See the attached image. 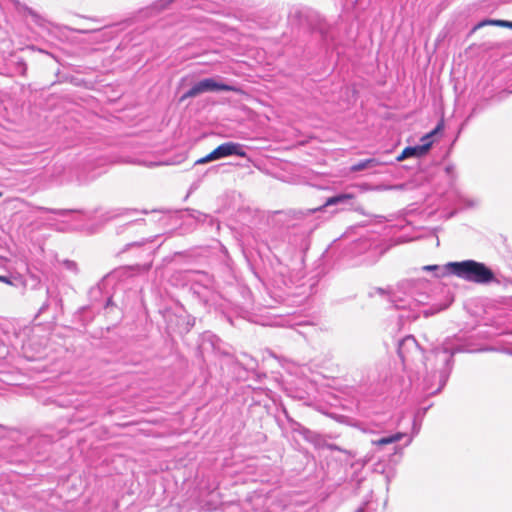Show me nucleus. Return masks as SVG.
I'll use <instances>...</instances> for the list:
<instances>
[{"label":"nucleus","instance_id":"nucleus-1","mask_svg":"<svg viewBox=\"0 0 512 512\" xmlns=\"http://www.w3.org/2000/svg\"><path fill=\"white\" fill-rule=\"evenodd\" d=\"M463 344L446 341L441 347L431 350L426 356L412 335L398 341L397 353L405 370H413L418 364L425 367L422 390L427 395H436L445 387L453 369V357L457 353L469 352Z\"/></svg>","mask_w":512,"mask_h":512},{"label":"nucleus","instance_id":"nucleus-2","mask_svg":"<svg viewBox=\"0 0 512 512\" xmlns=\"http://www.w3.org/2000/svg\"><path fill=\"white\" fill-rule=\"evenodd\" d=\"M431 283L425 279H407L397 284L396 290L391 295V302L398 310L408 309L407 315L400 314L399 321L416 320L419 312L416 308L419 306L429 305V308L423 310L425 317L434 315L449 307L452 300H446L444 303L430 304Z\"/></svg>","mask_w":512,"mask_h":512},{"label":"nucleus","instance_id":"nucleus-3","mask_svg":"<svg viewBox=\"0 0 512 512\" xmlns=\"http://www.w3.org/2000/svg\"><path fill=\"white\" fill-rule=\"evenodd\" d=\"M354 195L351 193H339L326 199L324 204L316 208H310L305 210L289 209L287 211H278L277 214L283 216L281 219L287 226V228H300V232L303 235L310 234L315 228L316 224L311 219V216L323 209L331 206H337L344 208L352 206Z\"/></svg>","mask_w":512,"mask_h":512},{"label":"nucleus","instance_id":"nucleus-4","mask_svg":"<svg viewBox=\"0 0 512 512\" xmlns=\"http://www.w3.org/2000/svg\"><path fill=\"white\" fill-rule=\"evenodd\" d=\"M447 272L467 282L489 284L496 281L495 274L485 263L468 259L448 262Z\"/></svg>","mask_w":512,"mask_h":512},{"label":"nucleus","instance_id":"nucleus-5","mask_svg":"<svg viewBox=\"0 0 512 512\" xmlns=\"http://www.w3.org/2000/svg\"><path fill=\"white\" fill-rule=\"evenodd\" d=\"M388 247L382 239L375 234L363 236L353 244V252L357 255H365V261L368 263L376 262L386 251Z\"/></svg>","mask_w":512,"mask_h":512},{"label":"nucleus","instance_id":"nucleus-6","mask_svg":"<svg viewBox=\"0 0 512 512\" xmlns=\"http://www.w3.org/2000/svg\"><path fill=\"white\" fill-rule=\"evenodd\" d=\"M413 437L408 436L406 433L397 432L386 436L377 437L371 440L372 445L376 446L378 450H387L388 453L393 455L401 454L403 447L410 445Z\"/></svg>","mask_w":512,"mask_h":512},{"label":"nucleus","instance_id":"nucleus-7","mask_svg":"<svg viewBox=\"0 0 512 512\" xmlns=\"http://www.w3.org/2000/svg\"><path fill=\"white\" fill-rule=\"evenodd\" d=\"M218 91H237L233 85L219 82L214 78H205L193 84L181 97L180 102L188 98L197 97L200 94Z\"/></svg>","mask_w":512,"mask_h":512},{"label":"nucleus","instance_id":"nucleus-8","mask_svg":"<svg viewBox=\"0 0 512 512\" xmlns=\"http://www.w3.org/2000/svg\"><path fill=\"white\" fill-rule=\"evenodd\" d=\"M229 156L247 157L245 146L237 142H225L216 147L211 153L197 160L195 164H203L210 161L219 160Z\"/></svg>","mask_w":512,"mask_h":512},{"label":"nucleus","instance_id":"nucleus-9","mask_svg":"<svg viewBox=\"0 0 512 512\" xmlns=\"http://www.w3.org/2000/svg\"><path fill=\"white\" fill-rule=\"evenodd\" d=\"M443 128V123L440 122L430 133L426 134L422 137L421 141L423 142L421 145L408 146L406 147L400 155L397 156V161H403L408 158H420L426 155L432 147V141L430 138L437 134Z\"/></svg>","mask_w":512,"mask_h":512},{"label":"nucleus","instance_id":"nucleus-10","mask_svg":"<svg viewBox=\"0 0 512 512\" xmlns=\"http://www.w3.org/2000/svg\"><path fill=\"white\" fill-rule=\"evenodd\" d=\"M205 284H200L199 282L195 283L192 287L194 293L207 305V308H216L220 295L215 291L213 287V279L210 275H204Z\"/></svg>","mask_w":512,"mask_h":512},{"label":"nucleus","instance_id":"nucleus-11","mask_svg":"<svg viewBox=\"0 0 512 512\" xmlns=\"http://www.w3.org/2000/svg\"><path fill=\"white\" fill-rule=\"evenodd\" d=\"M354 512H385V504L369 499L363 502Z\"/></svg>","mask_w":512,"mask_h":512},{"label":"nucleus","instance_id":"nucleus-12","mask_svg":"<svg viewBox=\"0 0 512 512\" xmlns=\"http://www.w3.org/2000/svg\"><path fill=\"white\" fill-rule=\"evenodd\" d=\"M379 164L380 162L376 158L363 159L353 164L350 170L352 172H359L366 169H373L377 167Z\"/></svg>","mask_w":512,"mask_h":512},{"label":"nucleus","instance_id":"nucleus-13","mask_svg":"<svg viewBox=\"0 0 512 512\" xmlns=\"http://www.w3.org/2000/svg\"><path fill=\"white\" fill-rule=\"evenodd\" d=\"M186 211L189 212V217L195 219L198 222H205L207 219H209L210 224L214 223V219L205 213L194 209H186Z\"/></svg>","mask_w":512,"mask_h":512},{"label":"nucleus","instance_id":"nucleus-14","mask_svg":"<svg viewBox=\"0 0 512 512\" xmlns=\"http://www.w3.org/2000/svg\"><path fill=\"white\" fill-rule=\"evenodd\" d=\"M423 270L425 271H434L435 272V276L436 277H442L444 275H447L449 274L447 272V267L446 265L444 266H439V265H427V266H424L422 268Z\"/></svg>","mask_w":512,"mask_h":512},{"label":"nucleus","instance_id":"nucleus-15","mask_svg":"<svg viewBox=\"0 0 512 512\" xmlns=\"http://www.w3.org/2000/svg\"><path fill=\"white\" fill-rule=\"evenodd\" d=\"M78 32L81 34L96 33L99 35V38H101V40H103V41H106V40H109L112 38V35L106 31H104L103 29H93V30L83 29V30H79Z\"/></svg>","mask_w":512,"mask_h":512},{"label":"nucleus","instance_id":"nucleus-16","mask_svg":"<svg viewBox=\"0 0 512 512\" xmlns=\"http://www.w3.org/2000/svg\"><path fill=\"white\" fill-rule=\"evenodd\" d=\"M37 210L40 212L53 213V214H57L60 216H67L68 214H71L74 212V210L52 209V208H47V207H37Z\"/></svg>","mask_w":512,"mask_h":512},{"label":"nucleus","instance_id":"nucleus-17","mask_svg":"<svg viewBox=\"0 0 512 512\" xmlns=\"http://www.w3.org/2000/svg\"><path fill=\"white\" fill-rule=\"evenodd\" d=\"M508 23H509V21H507V20H483L476 26V28L483 27L485 25H495V26H500V27H507Z\"/></svg>","mask_w":512,"mask_h":512},{"label":"nucleus","instance_id":"nucleus-18","mask_svg":"<svg viewBox=\"0 0 512 512\" xmlns=\"http://www.w3.org/2000/svg\"><path fill=\"white\" fill-rule=\"evenodd\" d=\"M62 264L65 267V269H67L75 274L78 273V265L75 261L66 259L62 262Z\"/></svg>","mask_w":512,"mask_h":512},{"label":"nucleus","instance_id":"nucleus-19","mask_svg":"<svg viewBox=\"0 0 512 512\" xmlns=\"http://www.w3.org/2000/svg\"><path fill=\"white\" fill-rule=\"evenodd\" d=\"M137 212L138 211L135 209H120V210H117V212L113 213L111 216H109V219L124 216V215H131V214H135Z\"/></svg>","mask_w":512,"mask_h":512},{"label":"nucleus","instance_id":"nucleus-20","mask_svg":"<svg viewBox=\"0 0 512 512\" xmlns=\"http://www.w3.org/2000/svg\"><path fill=\"white\" fill-rule=\"evenodd\" d=\"M102 294V289L100 283L96 286L92 287L89 291V296L92 300H97L98 297Z\"/></svg>","mask_w":512,"mask_h":512},{"label":"nucleus","instance_id":"nucleus-21","mask_svg":"<svg viewBox=\"0 0 512 512\" xmlns=\"http://www.w3.org/2000/svg\"><path fill=\"white\" fill-rule=\"evenodd\" d=\"M102 172L99 171V172H92L91 174H88V175H79V182L81 183H85L87 181H90V180H93L95 179L97 176H99Z\"/></svg>","mask_w":512,"mask_h":512},{"label":"nucleus","instance_id":"nucleus-22","mask_svg":"<svg viewBox=\"0 0 512 512\" xmlns=\"http://www.w3.org/2000/svg\"><path fill=\"white\" fill-rule=\"evenodd\" d=\"M150 268H151V264H143V265L137 264L135 266L130 267V269L136 271L139 274L148 272Z\"/></svg>","mask_w":512,"mask_h":512},{"label":"nucleus","instance_id":"nucleus-23","mask_svg":"<svg viewBox=\"0 0 512 512\" xmlns=\"http://www.w3.org/2000/svg\"><path fill=\"white\" fill-rule=\"evenodd\" d=\"M146 242L147 241L145 239H142L140 241H134V242L128 243V244L125 245V247L122 249L121 252H126L127 250H129L130 248H133V247H141Z\"/></svg>","mask_w":512,"mask_h":512},{"label":"nucleus","instance_id":"nucleus-24","mask_svg":"<svg viewBox=\"0 0 512 512\" xmlns=\"http://www.w3.org/2000/svg\"><path fill=\"white\" fill-rule=\"evenodd\" d=\"M445 173L451 179L455 178V166L453 164H448L445 167Z\"/></svg>","mask_w":512,"mask_h":512},{"label":"nucleus","instance_id":"nucleus-25","mask_svg":"<svg viewBox=\"0 0 512 512\" xmlns=\"http://www.w3.org/2000/svg\"><path fill=\"white\" fill-rule=\"evenodd\" d=\"M139 222H144V219H139V220H135V221H130L128 222L127 224H125L124 226L120 227L117 231L118 234L122 233L125 229L129 228L130 226H132L133 224L135 223H139Z\"/></svg>","mask_w":512,"mask_h":512},{"label":"nucleus","instance_id":"nucleus-26","mask_svg":"<svg viewBox=\"0 0 512 512\" xmlns=\"http://www.w3.org/2000/svg\"><path fill=\"white\" fill-rule=\"evenodd\" d=\"M28 13L33 17L37 24H40L41 17L37 13H35L32 9H28Z\"/></svg>","mask_w":512,"mask_h":512},{"label":"nucleus","instance_id":"nucleus-27","mask_svg":"<svg viewBox=\"0 0 512 512\" xmlns=\"http://www.w3.org/2000/svg\"><path fill=\"white\" fill-rule=\"evenodd\" d=\"M49 308V302L46 300L38 310V315L43 314Z\"/></svg>","mask_w":512,"mask_h":512},{"label":"nucleus","instance_id":"nucleus-28","mask_svg":"<svg viewBox=\"0 0 512 512\" xmlns=\"http://www.w3.org/2000/svg\"><path fill=\"white\" fill-rule=\"evenodd\" d=\"M284 414H285V417L286 419L291 423V424H294V425H299V423H297L296 421H294L292 418H290V416L288 415V412L286 411V409L283 410Z\"/></svg>","mask_w":512,"mask_h":512},{"label":"nucleus","instance_id":"nucleus-29","mask_svg":"<svg viewBox=\"0 0 512 512\" xmlns=\"http://www.w3.org/2000/svg\"><path fill=\"white\" fill-rule=\"evenodd\" d=\"M303 11L301 9H295L293 12H291V15L294 17H300L302 15Z\"/></svg>","mask_w":512,"mask_h":512},{"label":"nucleus","instance_id":"nucleus-30","mask_svg":"<svg viewBox=\"0 0 512 512\" xmlns=\"http://www.w3.org/2000/svg\"><path fill=\"white\" fill-rule=\"evenodd\" d=\"M0 282L11 284L10 279L8 277H6V276H0Z\"/></svg>","mask_w":512,"mask_h":512},{"label":"nucleus","instance_id":"nucleus-31","mask_svg":"<svg viewBox=\"0 0 512 512\" xmlns=\"http://www.w3.org/2000/svg\"><path fill=\"white\" fill-rule=\"evenodd\" d=\"M88 310V307L87 306H84V307H81L79 310H78V313L80 315L84 314L86 311Z\"/></svg>","mask_w":512,"mask_h":512},{"label":"nucleus","instance_id":"nucleus-32","mask_svg":"<svg viewBox=\"0 0 512 512\" xmlns=\"http://www.w3.org/2000/svg\"><path fill=\"white\" fill-rule=\"evenodd\" d=\"M383 465L381 463H378L375 467V470L376 471H381L382 473H384V470L382 469Z\"/></svg>","mask_w":512,"mask_h":512},{"label":"nucleus","instance_id":"nucleus-33","mask_svg":"<svg viewBox=\"0 0 512 512\" xmlns=\"http://www.w3.org/2000/svg\"><path fill=\"white\" fill-rule=\"evenodd\" d=\"M111 304H112V299H111V297H109L106 300L105 307H109Z\"/></svg>","mask_w":512,"mask_h":512},{"label":"nucleus","instance_id":"nucleus-34","mask_svg":"<svg viewBox=\"0 0 512 512\" xmlns=\"http://www.w3.org/2000/svg\"><path fill=\"white\" fill-rule=\"evenodd\" d=\"M329 448L331 450H337V451H341V449L339 447H337L336 445H329Z\"/></svg>","mask_w":512,"mask_h":512},{"label":"nucleus","instance_id":"nucleus-35","mask_svg":"<svg viewBox=\"0 0 512 512\" xmlns=\"http://www.w3.org/2000/svg\"><path fill=\"white\" fill-rule=\"evenodd\" d=\"M413 429H414L415 433H418L419 428L416 427V423L415 422L413 423Z\"/></svg>","mask_w":512,"mask_h":512},{"label":"nucleus","instance_id":"nucleus-36","mask_svg":"<svg viewBox=\"0 0 512 512\" xmlns=\"http://www.w3.org/2000/svg\"><path fill=\"white\" fill-rule=\"evenodd\" d=\"M507 27L512 29V21H509V23L507 24Z\"/></svg>","mask_w":512,"mask_h":512},{"label":"nucleus","instance_id":"nucleus-37","mask_svg":"<svg viewBox=\"0 0 512 512\" xmlns=\"http://www.w3.org/2000/svg\"><path fill=\"white\" fill-rule=\"evenodd\" d=\"M190 326H194V320L192 321V323H188Z\"/></svg>","mask_w":512,"mask_h":512},{"label":"nucleus","instance_id":"nucleus-38","mask_svg":"<svg viewBox=\"0 0 512 512\" xmlns=\"http://www.w3.org/2000/svg\"><path fill=\"white\" fill-rule=\"evenodd\" d=\"M173 0H169V2H172Z\"/></svg>","mask_w":512,"mask_h":512}]
</instances>
